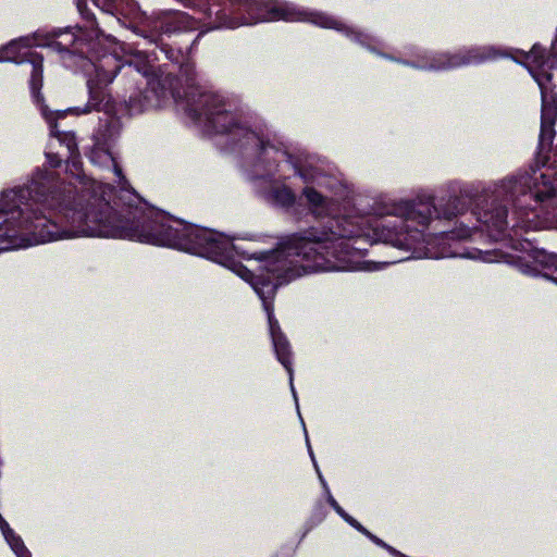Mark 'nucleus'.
Here are the masks:
<instances>
[{
	"label": "nucleus",
	"mask_w": 557,
	"mask_h": 557,
	"mask_svg": "<svg viewBox=\"0 0 557 557\" xmlns=\"http://www.w3.org/2000/svg\"><path fill=\"white\" fill-rule=\"evenodd\" d=\"M392 219L372 216L336 218L327 222V227H311L293 235L286 244L267 252H249L238 239L224 234L201 228L158 212V223L152 236L161 237L164 243H150L166 246L206 257L231 269L248 282L263 302L268 314L269 330L277 360L289 374V385L295 400L289 344L281 332L273 314L272 299L276 287L312 272L332 271H372L375 268L362 261V250L356 244L360 238L374 244L383 242L410 251L406 259H440L455 257L446 246L454 239L471 237L472 230L459 226L450 232L425 238L423 230L432 219V206L411 205L407 201L394 203L387 212Z\"/></svg>",
	"instance_id": "obj_1"
},
{
	"label": "nucleus",
	"mask_w": 557,
	"mask_h": 557,
	"mask_svg": "<svg viewBox=\"0 0 557 557\" xmlns=\"http://www.w3.org/2000/svg\"><path fill=\"white\" fill-rule=\"evenodd\" d=\"M53 180L51 171L38 170L27 185L0 193V251L78 237L164 243L152 236L157 213L140 226L122 224L107 199L109 185L86 180L81 187L59 195L50 191Z\"/></svg>",
	"instance_id": "obj_2"
},
{
	"label": "nucleus",
	"mask_w": 557,
	"mask_h": 557,
	"mask_svg": "<svg viewBox=\"0 0 557 557\" xmlns=\"http://www.w3.org/2000/svg\"><path fill=\"white\" fill-rule=\"evenodd\" d=\"M208 15H215L216 27L237 28L260 22L284 20L287 22H310L324 28L345 32L364 44L368 36L357 34L333 16L308 11L283 0H211Z\"/></svg>",
	"instance_id": "obj_3"
},
{
	"label": "nucleus",
	"mask_w": 557,
	"mask_h": 557,
	"mask_svg": "<svg viewBox=\"0 0 557 557\" xmlns=\"http://www.w3.org/2000/svg\"><path fill=\"white\" fill-rule=\"evenodd\" d=\"M186 110L194 119L205 122L218 134H230L234 143L243 147H251L259 150L260 158L277 162L285 153L275 147L265 144L260 135L237 123L236 117L230 112L219 96L201 94L198 100L187 98Z\"/></svg>",
	"instance_id": "obj_4"
},
{
	"label": "nucleus",
	"mask_w": 557,
	"mask_h": 557,
	"mask_svg": "<svg viewBox=\"0 0 557 557\" xmlns=\"http://www.w3.org/2000/svg\"><path fill=\"white\" fill-rule=\"evenodd\" d=\"M133 69L140 79L146 83V90L129 97V110L137 113L147 109L161 108L166 104L170 96L177 100L180 95L171 90L173 78L156 74L150 61L141 53L136 52L125 62Z\"/></svg>",
	"instance_id": "obj_5"
},
{
	"label": "nucleus",
	"mask_w": 557,
	"mask_h": 557,
	"mask_svg": "<svg viewBox=\"0 0 557 557\" xmlns=\"http://www.w3.org/2000/svg\"><path fill=\"white\" fill-rule=\"evenodd\" d=\"M557 178L552 173L533 171L519 177L508 178L502 182L498 194L509 197L531 194L534 200L543 202L557 195Z\"/></svg>",
	"instance_id": "obj_6"
},
{
	"label": "nucleus",
	"mask_w": 557,
	"mask_h": 557,
	"mask_svg": "<svg viewBox=\"0 0 557 557\" xmlns=\"http://www.w3.org/2000/svg\"><path fill=\"white\" fill-rule=\"evenodd\" d=\"M76 7L79 13L86 18L90 29L85 32L83 30V27H78L77 33H73L71 30L60 32L52 45L58 47L60 50H69L70 47L76 46L81 53H96L98 46L102 44H112L113 38L111 36H104L95 27V23L90 18V14L87 10L86 0H76Z\"/></svg>",
	"instance_id": "obj_7"
},
{
	"label": "nucleus",
	"mask_w": 557,
	"mask_h": 557,
	"mask_svg": "<svg viewBox=\"0 0 557 557\" xmlns=\"http://www.w3.org/2000/svg\"><path fill=\"white\" fill-rule=\"evenodd\" d=\"M496 57L497 52L494 48L484 47L469 50L467 54H440L434 57L431 62H416L411 63V65L422 70H449L461 65L494 59Z\"/></svg>",
	"instance_id": "obj_8"
},
{
	"label": "nucleus",
	"mask_w": 557,
	"mask_h": 557,
	"mask_svg": "<svg viewBox=\"0 0 557 557\" xmlns=\"http://www.w3.org/2000/svg\"><path fill=\"white\" fill-rule=\"evenodd\" d=\"M506 218L507 211L503 207H494L492 210L483 212L479 218L481 231H485L495 240L510 236L507 234L509 223Z\"/></svg>",
	"instance_id": "obj_9"
},
{
	"label": "nucleus",
	"mask_w": 557,
	"mask_h": 557,
	"mask_svg": "<svg viewBox=\"0 0 557 557\" xmlns=\"http://www.w3.org/2000/svg\"><path fill=\"white\" fill-rule=\"evenodd\" d=\"M515 222L511 230L517 235L518 230H539L543 227H557V221L549 220L548 218L541 219L540 215L531 209L518 208L513 212Z\"/></svg>",
	"instance_id": "obj_10"
},
{
	"label": "nucleus",
	"mask_w": 557,
	"mask_h": 557,
	"mask_svg": "<svg viewBox=\"0 0 557 557\" xmlns=\"http://www.w3.org/2000/svg\"><path fill=\"white\" fill-rule=\"evenodd\" d=\"M302 194L310 210L317 216L329 215L336 207V202L333 199H330L313 186H306Z\"/></svg>",
	"instance_id": "obj_11"
},
{
	"label": "nucleus",
	"mask_w": 557,
	"mask_h": 557,
	"mask_svg": "<svg viewBox=\"0 0 557 557\" xmlns=\"http://www.w3.org/2000/svg\"><path fill=\"white\" fill-rule=\"evenodd\" d=\"M90 65L95 67L96 84L107 85L111 83L116 74V71L122 66L117 64V60L112 54H104L96 63L89 61Z\"/></svg>",
	"instance_id": "obj_12"
},
{
	"label": "nucleus",
	"mask_w": 557,
	"mask_h": 557,
	"mask_svg": "<svg viewBox=\"0 0 557 557\" xmlns=\"http://www.w3.org/2000/svg\"><path fill=\"white\" fill-rule=\"evenodd\" d=\"M539 267H542L543 270H547L549 272H545L544 276L548 277L557 283V256L552 255L547 256L544 252H536L534 257V265L531 267L528 263L521 265L522 272L527 274H539Z\"/></svg>",
	"instance_id": "obj_13"
},
{
	"label": "nucleus",
	"mask_w": 557,
	"mask_h": 557,
	"mask_svg": "<svg viewBox=\"0 0 557 557\" xmlns=\"http://www.w3.org/2000/svg\"><path fill=\"white\" fill-rule=\"evenodd\" d=\"M90 160L95 164H99L102 166H107L109 169H112L116 177L119 178V183L121 184V187H124L122 184V181H124V177L122 175V170L119 168L115 159L109 152L108 150L101 148V147H95L90 153Z\"/></svg>",
	"instance_id": "obj_14"
},
{
	"label": "nucleus",
	"mask_w": 557,
	"mask_h": 557,
	"mask_svg": "<svg viewBox=\"0 0 557 557\" xmlns=\"http://www.w3.org/2000/svg\"><path fill=\"white\" fill-rule=\"evenodd\" d=\"M0 530H1L5 541L11 546L12 550L16 554L17 557H29L28 550L25 547L22 539L13 532V530L10 528V525L2 518L1 515H0Z\"/></svg>",
	"instance_id": "obj_15"
},
{
	"label": "nucleus",
	"mask_w": 557,
	"mask_h": 557,
	"mask_svg": "<svg viewBox=\"0 0 557 557\" xmlns=\"http://www.w3.org/2000/svg\"><path fill=\"white\" fill-rule=\"evenodd\" d=\"M23 63V40H14L0 49V62Z\"/></svg>",
	"instance_id": "obj_16"
},
{
	"label": "nucleus",
	"mask_w": 557,
	"mask_h": 557,
	"mask_svg": "<svg viewBox=\"0 0 557 557\" xmlns=\"http://www.w3.org/2000/svg\"><path fill=\"white\" fill-rule=\"evenodd\" d=\"M327 500L330 505L334 508V510L351 527L357 529L358 531L362 532L363 534L368 535L373 542L381 545L382 541L375 537L374 535L370 534L356 519H354L351 516H349L347 512L344 511V509L338 505V503L334 499L332 495H329Z\"/></svg>",
	"instance_id": "obj_17"
},
{
	"label": "nucleus",
	"mask_w": 557,
	"mask_h": 557,
	"mask_svg": "<svg viewBox=\"0 0 557 557\" xmlns=\"http://www.w3.org/2000/svg\"><path fill=\"white\" fill-rule=\"evenodd\" d=\"M268 197L274 203L282 207H288L295 202V194L286 186L273 187Z\"/></svg>",
	"instance_id": "obj_18"
},
{
	"label": "nucleus",
	"mask_w": 557,
	"mask_h": 557,
	"mask_svg": "<svg viewBox=\"0 0 557 557\" xmlns=\"http://www.w3.org/2000/svg\"><path fill=\"white\" fill-rule=\"evenodd\" d=\"M300 175L302 176L304 181L307 184L317 185L321 189H332L334 187V183H335L334 180H331V178L322 175L321 173H318V172L311 173L309 171H304L300 173Z\"/></svg>",
	"instance_id": "obj_19"
},
{
	"label": "nucleus",
	"mask_w": 557,
	"mask_h": 557,
	"mask_svg": "<svg viewBox=\"0 0 557 557\" xmlns=\"http://www.w3.org/2000/svg\"><path fill=\"white\" fill-rule=\"evenodd\" d=\"M120 13L133 22H140L143 18V12L139 10L136 3L129 2L120 8Z\"/></svg>",
	"instance_id": "obj_20"
},
{
	"label": "nucleus",
	"mask_w": 557,
	"mask_h": 557,
	"mask_svg": "<svg viewBox=\"0 0 557 557\" xmlns=\"http://www.w3.org/2000/svg\"><path fill=\"white\" fill-rule=\"evenodd\" d=\"M47 158H48L51 166H58L61 162V159L58 156H52L50 153H47Z\"/></svg>",
	"instance_id": "obj_21"
},
{
	"label": "nucleus",
	"mask_w": 557,
	"mask_h": 557,
	"mask_svg": "<svg viewBox=\"0 0 557 557\" xmlns=\"http://www.w3.org/2000/svg\"><path fill=\"white\" fill-rule=\"evenodd\" d=\"M480 258L485 262H493L496 261V259L493 257L491 252H480Z\"/></svg>",
	"instance_id": "obj_22"
},
{
	"label": "nucleus",
	"mask_w": 557,
	"mask_h": 557,
	"mask_svg": "<svg viewBox=\"0 0 557 557\" xmlns=\"http://www.w3.org/2000/svg\"><path fill=\"white\" fill-rule=\"evenodd\" d=\"M307 444H308V447H310L308 442H307ZM309 453H310L311 459H312V461H313V463H314V467H315V469H317V472H318V474H319V479H320L321 483H322L323 485H325V481H324V479L322 478V475H321V473H320V471H319V469H318V466H317V463H315V460H314L313 453H312L311 448H309Z\"/></svg>",
	"instance_id": "obj_23"
},
{
	"label": "nucleus",
	"mask_w": 557,
	"mask_h": 557,
	"mask_svg": "<svg viewBox=\"0 0 557 557\" xmlns=\"http://www.w3.org/2000/svg\"><path fill=\"white\" fill-rule=\"evenodd\" d=\"M88 85H89V90H90V99H91V101H95L97 90H96V87L94 86V81H89Z\"/></svg>",
	"instance_id": "obj_24"
},
{
	"label": "nucleus",
	"mask_w": 557,
	"mask_h": 557,
	"mask_svg": "<svg viewBox=\"0 0 557 557\" xmlns=\"http://www.w3.org/2000/svg\"><path fill=\"white\" fill-rule=\"evenodd\" d=\"M92 1H94V3H95L97 7H99V5L101 4V0H92Z\"/></svg>",
	"instance_id": "obj_25"
}]
</instances>
